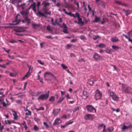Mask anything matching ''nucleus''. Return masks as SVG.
<instances>
[{"mask_svg":"<svg viewBox=\"0 0 132 132\" xmlns=\"http://www.w3.org/2000/svg\"><path fill=\"white\" fill-rule=\"evenodd\" d=\"M96 46H98L100 48H104L106 47V45L103 43H100L98 45H96Z\"/></svg>","mask_w":132,"mask_h":132,"instance_id":"obj_24","label":"nucleus"},{"mask_svg":"<svg viewBox=\"0 0 132 132\" xmlns=\"http://www.w3.org/2000/svg\"><path fill=\"white\" fill-rule=\"evenodd\" d=\"M53 74L51 72H47L44 73V76L45 79L47 80L49 79L52 76H53Z\"/></svg>","mask_w":132,"mask_h":132,"instance_id":"obj_7","label":"nucleus"},{"mask_svg":"<svg viewBox=\"0 0 132 132\" xmlns=\"http://www.w3.org/2000/svg\"><path fill=\"white\" fill-rule=\"evenodd\" d=\"M13 112H14L13 114V116L14 117V120L17 119L18 118V116L16 113L15 111H13Z\"/></svg>","mask_w":132,"mask_h":132,"instance_id":"obj_30","label":"nucleus"},{"mask_svg":"<svg viewBox=\"0 0 132 132\" xmlns=\"http://www.w3.org/2000/svg\"><path fill=\"white\" fill-rule=\"evenodd\" d=\"M43 125L44 126H45L47 128H48L49 127V126L47 124L46 122H43Z\"/></svg>","mask_w":132,"mask_h":132,"instance_id":"obj_54","label":"nucleus"},{"mask_svg":"<svg viewBox=\"0 0 132 132\" xmlns=\"http://www.w3.org/2000/svg\"><path fill=\"white\" fill-rule=\"evenodd\" d=\"M34 130H37L38 129V127L36 125H35L34 126Z\"/></svg>","mask_w":132,"mask_h":132,"instance_id":"obj_55","label":"nucleus"},{"mask_svg":"<svg viewBox=\"0 0 132 132\" xmlns=\"http://www.w3.org/2000/svg\"><path fill=\"white\" fill-rule=\"evenodd\" d=\"M115 3H117L119 5H123V3H122L121 2H120L118 1H115Z\"/></svg>","mask_w":132,"mask_h":132,"instance_id":"obj_47","label":"nucleus"},{"mask_svg":"<svg viewBox=\"0 0 132 132\" xmlns=\"http://www.w3.org/2000/svg\"><path fill=\"white\" fill-rule=\"evenodd\" d=\"M80 38L82 39H86L84 35H81L80 37Z\"/></svg>","mask_w":132,"mask_h":132,"instance_id":"obj_52","label":"nucleus"},{"mask_svg":"<svg viewBox=\"0 0 132 132\" xmlns=\"http://www.w3.org/2000/svg\"><path fill=\"white\" fill-rule=\"evenodd\" d=\"M49 96V94H42L40 95L37 98L38 100L43 101L47 99Z\"/></svg>","mask_w":132,"mask_h":132,"instance_id":"obj_3","label":"nucleus"},{"mask_svg":"<svg viewBox=\"0 0 132 132\" xmlns=\"http://www.w3.org/2000/svg\"><path fill=\"white\" fill-rule=\"evenodd\" d=\"M51 22H52V24L53 26H55V23L54 22V20L53 18H52L51 19Z\"/></svg>","mask_w":132,"mask_h":132,"instance_id":"obj_59","label":"nucleus"},{"mask_svg":"<svg viewBox=\"0 0 132 132\" xmlns=\"http://www.w3.org/2000/svg\"><path fill=\"white\" fill-rule=\"evenodd\" d=\"M42 5H43V8H46L47 6H49L50 4L48 2L46 3V1H45L43 2Z\"/></svg>","mask_w":132,"mask_h":132,"instance_id":"obj_21","label":"nucleus"},{"mask_svg":"<svg viewBox=\"0 0 132 132\" xmlns=\"http://www.w3.org/2000/svg\"><path fill=\"white\" fill-rule=\"evenodd\" d=\"M37 61L40 64L43 65H44V62H42L41 60H37Z\"/></svg>","mask_w":132,"mask_h":132,"instance_id":"obj_49","label":"nucleus"},{"mask_svg":"<svg viewBox=\"0 0 132 132\" xmlns=\"http://www.w3.org/2000/svg\"><path fill=\"white\" fill-rule=\"evenodd\" d=\"M93 115L92 114H87L84 117V119L86 120L92 119L93 118Z\"/></svg>","mask_w":132,"mask_h":132,"instance_id":"obj_10","label":"nucleus"},{"mask_svg":"<svg viewBox=\"0 0 132 132\" xmlns=\"http://www.w3.org/2000/svg\"><path fill=\"white\" fill-rule=\"evenodd\" d=\"M32 26L33 28H35L37 27H39L40 25L38 24H35L34 23H33L32 24Z\"/></svg>","mask_w":132,"mask_h":132,"instance_id":"obj_38","label":"nucleus"},{"mask_svg":"<svg viewBox=\"0 0 132 132\" xmlns=\"http://www.w3.org/2000/svg\"><path fill=\"white\" fill-rule=\"evenodd\" d=\"M55 100V97L53 96H52L50 97L49 100L50 101L53 102Z\"/></svg>","mask_w":132,"mask_h":132,"instance_id":"obj_36","label":"nucleus"},{"mask_svg":"<svg viewBox=\"0 0 132 132\" xmlns=\"http://www.w3.org/2000/svg\"><path fill=\"white\" fill-rule=\"evenodd\" d=\"M78 18V20L79 22H80L82 24H84V22L83 21H81L82 19L80 17H79L78 18Z\"/></svg>","mask_w":132,"mask_h":132,"instance_id":"obj_45","label":"nucleus"},{"mask_svg":"<svg viewBox=\"0 0 132 132\" xmlns=\"http://www.w3.org/2000/svg\"><path fill=\"white\" fill-rule=\"evenodd\" d=\"M75 14L76 15H74V16H73L74 18H76V17H77V18L79 17H80V15L78 13V12H76L75 13Z\"/></svg>","mask_w":132,"mask_h":132,"instance_id":"obj_40","label":"nucleus"},{"mask_svg":"<svg viewBox=\"0 0 132 132\" xmlns=\"http://www.w3.org/2000/svg\"><path fill=\"white\" fill-rule=\"evenodd\" d=\"M61 28H63V32L65 34H68V32L67 31L68 27L67 25L64 23H63L62 26L60 25Z\"/></svg>","mask_w":132,"mask_h":132,"instance_id":"obj_9","label":"nucleus"},{"mask_svg":"<svg viewBox=\"0 0 132 132\" xmlns=\"http://www.w3.org/2000/svg\"><path fill=\"white\" fill-rule=\"evenodd\" d=\"M96 81V80L94 78H91L90 79H89V84L90 85H92L94 83V82Z\"/></svg>","mask_w":132,"mask_h":132,"instance_id":"obj_13","label":"nucleus"},{"mask_svg":"<svg viewBox=\"0 0 132 132\" xmlns=\"http://www.w3.org/2000/svg\"><path fill=\"white\" fill-rule=\"evenodd\" d=\"M112 47L113 49L114 50V51L118 50L120 48L116 45H112Z\"/></svg>","mask_w":132,"mask_h":132,"instance_id":"obj_26","label":"nucleus"},{"mask_svg":"<svg viewBox=\"0 0 132 132\" xmlns=\"http://www.w3.org/2000/svg\"><path fill=\"white\" fill-rule=\"evenodd\" d=\"M36 14L39 17L41 16L46 17V16L44 14L41 12H40L39 10L38 11V12L36 13Z\"/></svg>","mask_w":132,"mask_h":132,"instance_id":"obj_19","label":"nucleus"},{"mask_svg":"<svg viewBox=\"0 0 132 132\" xmlns=\"http://www.w3.org/2000/svg\"><path fill=\"white\" fill-rule=\"evenodd\" d=\"M35 109L37 111H39L40 110H44V108L42 106L40 107L39 108H35Z\"/></svg>","mask_w":132,"mask_h":132,"instance_id":"obj_37","label":"nucleus"},{"mask_svg":"<svg viewBox=\"0 0 132 132\" xmlns=\"http://www.w3.org/2000/svg\"><path fill=\"white\" fill-rule=\"evenodd\" d=\"M111 41L113 43H116L118 42L119 39L116 37H113L111 38Z\"/></svg>","mask_w":132,"mask_h":132,"instance_id":"obj_17","label":"nucleus"},{"mask_svg":"<svg viewBox=\"0 0 132 132\" xmlns=\"http://www.w3.org/2000/svg\"><path fill=\"white\" fill-rule=\"evenodd\" d=\"M73 122V121H72L71 122L68 121V122H66V123L67 126L72 124Z\"/></svg>","mask_w":132,"mask_h":132,"instance_id":"obj_58","label":"nucleus"},{"mask_svg":"<svg viewBox=\"0 0 132 132\" xmlns=\"http://www.w3.org/2000/svg\"><path fill=\"white\" fill-rule=\"evenodd\" d=\"M75 46L72 44H68L66 46V48L67 49H69L71 47H74Z\"/></svg>","mask_w":132,"mask_h":132,"instance_id":"obj_29","label":"nucleus"},{"mask_svg":"<svg viewBox=\"0 0 132 132\" xmlns=\"http://www.w3.org/2000/svg\"><path fill=\"white\" fill-rule=\"evenodd\" d=\"M21 13L23 16L25 21L28 24H29L30 22V20L27 16L29 14L28 11H23L21 12Z\"/></svg>","mask_w":132,"mask_h":132,"instance_id":"obj_1","label":"nucleus"},{"mask_svg":"<svg viewBox=\"0 0 132 132\" xmlns=\"http://www.w3.org/2000/svg\"><path fill=\"white\" fill-rule=\"evenodd\" d=\"M78 62L80 63L82 62H85V61L84 59L82 58L81 59L79 60L78 61Z\"/></svg>","mask_w":132,"mask_h":132,"instance_id":"obj_51","label":"nucleus"},{"mask_svg":"<svg viewBox=\"0 0 132 132\" xmlns=\"http://www.w3.org/2000/svg\"><path fill=\"white\" fill-rule=\"evenodd\" d=\"M108 93L109 94L110 97H111L112 98L114 96V95L116 94L115 93L110 90H109L108 91Z\"/></svg>","mask_w":132,"mask_h":132,"instance_id":"obj_18","label":"nucleus"},{"mask_svg":"<svg viewBox=\"0 0 132 132\" xmlns=\"http://www.w3.org/2000/svg\"><path fill=\"white\" fill-rule=\"evenodd\" d=\"M93 58L96 60L97 61L100 58H102V56L98 54L95 53L93 56Z\"/></svg>","mask_w":132,"mask_h":132,"instance_id":"obj_11","label":"nucleus"},{"mask_svg":"<svg viewBox=\"0 0 132 132\" xmlns=\"http://www.w3.org/2000/svg\"><path fill=\"white\" fill-rule=\"evenodd\" d=\"M20 15L19 14H18L16 16L15 19L14 20H13L12 21V23H10L9 24L10 25H16L19 24L21 21V20L20 19H18V16H20Z\"/></svg>","mask_w":132,"mask_h":132,"instance_id":"obj_5","label":"nucleus"},{"mask_svg":"<svg viewBox=\"0 0 132 132\" xmlns=\"http://www.w3.org/2000/svg\"><path fill=\"white\" fill-rule=\"evenodd\" d=\"M9 42L13 44L16 43L17 42L14 39L11 40L9 41Z\"/></svg>","mask_w":132,"mask_h":132,"instance_id":"obj_42","label":"nucleus"},{"mask_svg":"<svg viewBox=\"0 0 132 132\" xmlns=\"http://www.w3.org/2000/svg\"><path fill=\"white\" fill-rule=\"evenodd\" d=\"M112 99L114 101H117L119 99V97L116 94L114 95V96L112 97Z\"/></svg>","mask_w":132,"mask_h":132,"instance_id":"obj_22","label":"nucleus"},{"mask_svg":"<svg viewBox=\"0 0 132 132\" xmlns=\"http://www.w3.org/2000/svg\"><path fill=\"white\" fill-rule=\"evenodd\" d=\"M82 93V97L84 96L86 98L88 96L87 94V92L86 91H83Z\"/></svg>","mask_w":132,"mask_h":132,"instance_id":"obj_31","label":"nucleus"},{"mask_svg":"<svg viewBox=\"0 0 132 132\" xmlns=\"http://www.w3.org/2000/svg\"><path fill=\"white\" fill-rule=\"evenodd\" d=\"M105 126H104L103 132H109L108 131H107L106 130H105Z\"/></svg>","mask_w":132,"mask_h":132,"instance_id":"obj_64","label":"nucleus"},{"mask_svg":"<svg viewBox=\"0 0 132 132\" xmlns=\"http://www.w3.org/2000/svg\"><path fill=\"white\" fill-rule=\"evenodd\" d=\"M104 126L105 125L103 123L100 124L98 126L97 128L99 129H101L102 127H103V128H104Z\"/></svg>","mask_w":132,"mask_h":132,"instance_id":"obj_34","label":"nucleus"},{"mask_svg":"<svg viewBox=\"0 0 132 132\" xmlns=\"http://www.w3.org/2000/svg\"><path fill=\"white\" fill-rule=\"evenodd\" d=\"M122 129L123 130H124L126 129H127V126H126L125 125H124L122 127Z\"/></svg>","mask_w":132,"mask_h":132,"instance_id":"obj_53","label":"nucleus"},{"mask_svg":"<svg viewBox=\"0 0 132 132\" xmlns=\"http://www.w3.org/2000/svg\"><path fill=\"white\" fill-rule=\"evenodd\" d=\"M43 10L44 11V13L50 15L51 13V11L48 12V9L46 8H42Z\"/></svg>","mask_w":132,"mask_h":132,"instance_id":"obj_16","label":"nucleus"},{"mask_svg":"<svg viewBox=\"0 0 132 132\" xmlns=\"http://www.w3.org/2000/svg\"><path fill=\"white\" fill-rule=\"evenodd\" d=\"M5 122L6 124H10L11 123V122L9 120L7 121L5 120Z\"/></svg>","mask_w":132,"mask_h":132,"instance_id":"obj_46","label":"nucleus"},{"mask_svg":"<svg viewBox=\"0 0 132 132\" xmlns=\"http://www.w3.org/2000/svg\"><path fill=\"white\" fill-rule=\"evenodd\" d=\"M122 36H124L126 39H128V41L131 42L132 43V39H131L129 37H128L127 35L125 34H123Z\"/></svg>","mask_w":132,"mask_h":132,"instance_id":"obj_28","label":"nucleus"},{"mask_svg":"<svg viewBox=\"0 0 132 132\" xmlns=\"http://www.w3.org/2000/svg\"><path fill=\"white\" fill-rule=\"evenodd\" d=\"M123 10L125 12V14L127 16L131 13V11L129 10H125L124 9H123Z\"/></svg>","mask_w":132,"mask_h":132,"instance_id":"obj_23","label":"nucleus"},{"mask_svg":"<svg viewBox=\"0 0 132 132\" xmlns=\"http://www.w3.org/2000/svg\"><path fill=\"white\" fill-rule=\"evenodd\" d=\"M64 98L63 97H60L59 100L57 101V103L59 104L61 103V102L64 99Z\"/></svg>","mask_w":132,"mask_h":132,"instance_id":"obj_33","label":"nucleus"},{"mask_svg":"<svg viewBox=\"0 0 132 132\" xmlns=\"http://www.w3.org/2000/svg\"><path fill=\"white\" fill-rule=\"evenodd\" d=\"M102 96L101 93L98 90H97L95 92V98L96 100H99L101 99Z\"/></svg>","mask_w":132,"mask_h":132,"instance_id":"obj_4","label":"nucleus"},{"mask_svg":"<svg viewBox=\"0 0 132 132\" xmlns=\"http://www.w3.org/2000/svg\"><path fill=\"white\" fill-rule=\"evenodd\" d=\"M105 51L107 53L111 54L112 53V52H113L114 51L112 50L111 49H109L108 48H106L105 50Z\"/></svg>","mask_w":132,"mask_h":132,"instance_id":"obj_20","label":"nucleus"},{"mask_svg":"<svg viewBox=\"0 0 132 132\" xmlns=\"http://www.w3.org/2000/svg\"><path fill=\"white\" fill-rule=\"evenodd\" d=\"M38 79L39 80L40 82L41 83H44L43 81V79H42V78H40Z\"/></svg>","mask_w":132,"mask_h":132,"instance_id":"obj_62","label":"nucleus"},{"mask_svg":"<svg viewBox=\"0 0 132 132\" xmlns=\"http://www.w3.org/2000/svg\"><path fill=\"white\" fill-rule=\"evenodd\" d=\"M111 109L113 110V111H116L117 112H119L120 111V109L119 108H117V109L115 110L114 109L112 108Z\"/></svg>","mask_w":132,"mask_h":132,"instance_id":"obj_44","label":"nucleus"},{"mask_svg":"<svg viewBox=\"0 0 132 132\" xmlns=\"http://www.w3.org/2000/svg\"><path fill=\"white\" fill-rule=\"evenodd\" d=\"M113 130L114 128L112 126L110 127L107 129V130L109 132H112L113 131Z\"/></svg>","mask_w":132,"mask_h":132,"instance_id":"obj_32","label":"nucleus"},{"mask_svg":"<svg viewBox=\"0 0 132 132\" xmlns=\"http://www.w3.org/2000/svg\"><path fill=\"white\" fill-rule=\"evenodd\" d=\"M99 38V37L98 35H96L95 36V37H93V39L94 40H96L97 38Z\"/></svg>","mask_w":132,"mask_h":132,"instance_id":"obj_56","label":"nucleus"},{"mask_svg":"<svg viewBox=\"0 0 132 132\" xmlns=\"http://www.w3.org/2000/svg\"><path fill=\"white\" fill-rule=\"evenodd\" d=\"M61 109H54L53 110V113L54 116H56L60 112Z\"/></svg>","mask_w":132,"mask_h":132,"instance_id":"obj_12","label":"nucleus"},{"mask_svg":"<svg viewBox=\"0 0 132 132\" xmlns=\"http://www.w3.org/2000/svg\"><path fill=\"white\" fill-rule=\"evenodd\" d=\"M88 111L90 112H96V109L92 105H87L86 106Z\"/></svg>","mask_w":132,"mask_h":132,"instance_id":"obj_2","label":"nucleus"},{"mask_svg":"<svg viewBox=\"0 0 132 132\" xmlns=\"http://www.w3.org/2000/svg\"><path fill=\"white\" fill-rule=\"evenodd\" d=\"M66 14L71 16H74V14L73 13H72L71 12H67Z\"/></svg>","mask_w":132,"mask_h":132,"instance_id":"obj_39","label":"nucleus"},{"mask_svg":"<svg viewBox=\"0 0 132 132\" xmlns=\"http://www.w3.org/2000/svg\"><path fill=\"white\" fill-rule=\"evenodd\" d=\"M27 82H25L24 84V90H25L26 89V88L27 86Z\"/></svg>","mask_w":132,"mask_h":132,"instance_id":"obj_60","label":"nucleus"},{"mask_svg":"<svg viewBox=\"0 0 132 132\" xmlns=\"http://www.w3.org/2000/svg\"><path fill=\"white\" fill-rule=\"evenodd\" d=\"M100 21V18L97 17L95 16V20H93V22H97Z\"/></svg>","mask_w":132,"mask_h":132,"instance_id":"obj_25","label":"nucleus"},{"mask_svg":"<svg viewBox=\"0 0 132 132\" xmlns=\"http://www.w3.org/2000/svg\"><path fill=\"white\" fill-rule=\"evenodd\" d=\"M31 72H30L29 71H28L27 72V73L25 75V76L23 77V79H24L25 78H26L31 73Z\"/></svg>","mask_w":132,"mask_h":132,"instance_id":"obj_35","label":"nucleus"},{"mask_svg":"<svg viewBox=\"0 0 132 132\" xmlns=\"http://www.w3.org/2000/svg\"><path fill=\"white\" fill-rule=\"evenodd\" d=\"M34 119L37 122L39 121L40 120L38 118L34 117Z\"/></svg>","mask_w":132,"mask_h":132,"instance_id":"obj_57","label":"nucleus"},{"mask_svg":"<svg viewBox=\"0 0 132 132\" xmlns=\"http://www.w3.org/2000/svg\"><path fill=\"white\" fill-rule=\"evenodd\" d=\"M122 89L124 92L128 93L130 92L132 88L129 86H123L122 87Z\"/></svg>","mask_w":132,"mask_h":132,"instance_id":"obj_6","label":"nucleus"},{"mask_svg":"<svg viewBox=\"0 0 132 132\" xmlns=\"http://www.w3.org/2000/svg\"><path fill=\"white\" fill-rule=\"evenodd\" d=\"M27 111L28 112H27L25 113V114L26 115H29L31 116V112L30 111L28 110V109H26V110H25V111Z\"/></svg>","mask_w":132,"mask_h":132,"instance_id":"obj_27","label":"nucleus"},{"mask_svg":"<svg viewBox=\"0 0 132 132\" xmlns=\"http://www.w3.org/2000/svg\"><path fill=\"white\" fill-rule=\"evenodd\" d=\"M3 104V107H5L7 106V105H9V104H7V103H6L5 102H3L2 103Z\"/></svg>","mask_w":132,"mask_h":132,"instance_id":"obj_41","label":"nucleus"},{"mask_svg":"<svg viewBox=\"0 0 132 132\" xmlns=\"http://www.w3.org/2000/svg\"><path fill=\"white\" fill-rule=\"evenodd\" d=\"M61 65L63 69H65L68 68L67 67L63 64H62Z\"/></svg>","mask_w":132,"mask_h":132,"instance_id":"obj_43","label":"nucleus"},{"mask_svg":"<svg viewBox=\"0 0 132 132\" xmlns=\"http://www.w3.org/2000/svg\"><path fill=\"white\" fill-rule=\"evenodd\" d=\"M46 29L47 30L49 31H52V29L51 28V27L49 25L47 26Z\"/></svg>","mask_w":132,"mask_h":132,"instance_id":"obj_48","label":"nucleus"},{"mask_svg":"<svg viewBox=\"0 0 132 132\" xmlns=\"http://www.w3.org/2000/svg\"><path fill=\"white\" fill-rule=\"evenodd\" d=\"M127 34L129 35H130L132 37V30L129 31L128 32Z\"/></svg>","mask_w":132,"mask_h":132,"instance_id":"obj_61","label":"nucleus"},{"mask_svg":"<svg viewBox=\"0 0 132 132\" xmlns=\"http://www.w3.org/2000/svg\"><path fill=\"white\" fill-rule=\"evenodd\" d=\"M13 31L16 32H21L25 31L24 27H17L13 29Z\"/></svg>","mask_w":132,"mask_h":132,"instance_id":"obj_8","label":"nucleus"},{"mask_svg":"<svg viewBox=\"0 0 132 132\" xmlns=\"http://www.w3.org/2000/svg\"><path fill=\"white\" fill-rule=\"evenodd\" d=\"M16 102L19 104H21L22 103V102L21 100H16Z\"/></svg>","mask_w":132,"mask_h":132,"instance_id":"obj_50","label":"nucleus"},{"mask_svg":"<svg viewBox=\"0 0 132 132\" xmlns=\"http://www.w3.org/2000/svg\"><path fill=\"white\" fill-rule=\"evenodd\" d=\"M4 127V126H2L0 127V131H1V132L2 131V130L3 129Z\"/></svg>","mask_w":132,"mask_h":132,"instance_id":"obj_63","label":"nucleus"},{"mask_svg":"<svg viewBox=\"0 0 132 132\" xmlns=\"http://www.w3.org/2000/svg\"><path fill=\"white\" fill-rule=\"evenodd\" d=\"M30 7H32V10L35 12H36V3L34 2L30 6Z\"/></svg>","mask_w":132,"mask_h":132,"instance_id":"obj_15","label":"nucleus"},{"mask_svg":"<svg viewBox=\"0 0 132 132\" xmlns=\"http://www.w3.org/2000/svg\"><path fill=\"white\" fill-rule=\"evenodd\" d=\"M61 122V121L60 119L59 118H57L56 119L54 122L53 124L54 125H55L59 124Z\"/></svg>","mask_w":132,"mask_h":132,"instance_id":"obj_14","label":"nucleus"}]
</instances>
